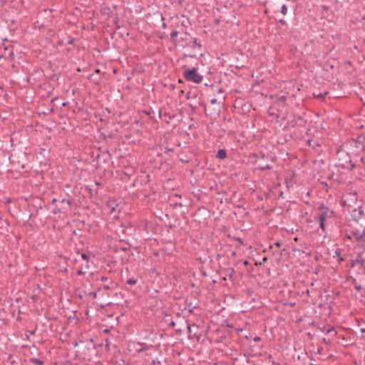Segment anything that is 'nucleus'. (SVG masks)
Wrapping results in <instances>:
<instances>
[{"mask_svg": "<svg viewBox=\"0 0 365 365\" xmlns=\"http://www.w3.org/2000/svg\"><path fill=\"white\" fill-rule=\"evenodd\" d=\"M36 289L38 290V292L40 291V288L39 287H38Z\"/></svg>", "mask_w": 365, "mask_h": 365, "instance_id": "052dcab7", "label": "nucleus"}, {"mask_svg": "<svg viewBox=\"0 0 365 365\" xmlns=\"http://www.w3.org/2000/svg\"><path fill=\"white\" fill-rule=\"evenodd\" d=\"M231 272H232V274L235 272L233 269H231Z\"/></svg>", "mask_w": 365, "mask_h": 365, "instance_id": "5fc2aeb1", "label": "nucleus"}, {"mask_svg": "<svg viewBox=\"0 0 365 365\" xmlns=\"http://www.w3.org/2000/svg\"><path fill=\"white\" fill-rule=\"evenodd\" d=\"M2 57H3V56H1H1H0V59H1Z\"/></svg>", "mask_w": 365, "mask_h": 365, "instance_id": "e2e57ef3", "label": "nucleus"}, {"mask_svg": "<svg viewBox=\"0 0 365 365\" xmlns=\"http://www.w3.org/2000/svg\"><path fill=\"white\" fill-rule=\"evenodd\" d=\"M271 168H272V166H270L268 164H267L265 165H263L262 167H259V169L262 170H270Z\"/></svg>", "mask_w": 365, "mask_h": 365, "instance_id": "b1692460", "label": "nucleus"}, {"mask_svg": "<svg viewBox=\"0 0 365 365\" xmlns=\"http://www.w3.org/2000/svg\"><path fill=\"white\" fill-rule=\"evenodd\" d=\"M30 299L31 300V302H32L33 303H35V302H36L38 301V296H37V294H34L33 295H31V296L30 297Z\"/></svg>", "mask_w": 365, "mask_h": 365, "instance_id": "aec40b11", "label": "nucleus"}, {"mask_svg": "<svg viewBox=\"0 0 365 365\" xmlns=\"http://www.w3.org/2000/svg\"><path fill=\"white\" fill-rule=\"evenodd\" d=\"M9 54H10V56H13V54H14L13 51H11Z\"/></svg>", "mask_w": 365, "mask_h": 365, "instance_id": "603ef678", "label": "nucleus"}, {"mask_svg": "<svg viewBox=\"0 0 365 365\" xmlns=\"http://www.w3.org/2000/svg\"><path fill=\"white\" fill-rule=\"evenodd\" d=\"M210 103H211L212 104H215V103H217V99H216V98H212V99H211V100H210Z\"/></svg>", "mask_w": 365, "mask_h": 365, "instance_id": "7c9ffc66", "label": "nucleus"}, {"mask_svg": "<svg viewBox=\"0 0 365 365\" xmlns=\"http://www.w3.org/2000/svg\"><path fill=\"white\" fill-rule=\"evenodd\" d=\"M227 156V150L225 149H220L215 155V158L219 160H224Z\"/></svg>", "mask_w": 365, "mask_h": 365, "instance_id": "9b49d317", "label": "nucleus"}, {"mask_svg": "<svg viewBox=\"0 0 365 365\" xmlns=\"http://www.w3.org/2000/svg\"><path fill=\"white\" fill-rule=\"evenodd\" d=\"M109 331H110V330H109L108 329H104L103 330V333H108V332H109Z\"/></svg>", "mask_w": 365, "mask_h": 365, "instance_id": "e433bc0d", "label": "nucleus"}, {"mask_svg": "<svg viewBox=\"0 0 365 365\" xmlns=\"http://www.w3.org/2000/svg\"><path fill=\"white\" fill-rule=\"evenodd\" d=\"M327 94H328V91H325L324 93H319L318 95L314 94V96L315 98H317L318 99H321V98H324Z\"/></svg>", "mask_w": 365, "mask_h": 365, "instance_id": "6ab92c4d", "label": "nucleus"}, {"mask_svg": "<svg viewBox=\"0 0 365 365\" xmlns=\"http://www.w3.org/2000/svg\"><path fill=\"white\" fill-rule=\"evenodd\" d=\"M126 283L129 285H134L137 283V280L135 279H128L127 281H126Z\"/></svg>", "mask_w": 365, "mask_h": 365, "instance_id": "412c9836", "label": "nucleus"}, {"mask_svg": "<svg viewBox=\"0 0 365 365\" xmlns=\"http://www.w3.org/2000/svg\"><path fill=\"white\" fill-rule=\"evenodd\" d=\"M36 329H37V327L34 330H32V331L26 330V337L29 339V334H29L31 335H34L35 333H36Z\"/></svg>", "mask_w": 365, "mask_h": 365, "instance_id": "4be33fe9", "label": "nucleus"}, {"mask_svg": "<svg viewBox=\"0 0 365 365\" xmlns=\"http://www.w3.org/2000/svg\"><path fill=\"white\" fill-rule=\"evenodd\" d=\"M318 210L319 212L315 217L316 220L325 221L327 219L331 218L334 216V211L323 204L319 206Z\"/></svg>", "mask_w": 365, "mask_h": 365, "instance_id": "7ed1b4c3", "label": "nucleus"}, {"mask_svg": "<svg viewBox=\"0 0 365 365\" xmlns=\"http://www.w3.org/2000/svg\"><path fill=\"white\" fill-rule=\"evenodd\" d=\"M287 124L292 128L297 127V115H294L293 118L290 120H288Z\"/></svg>", "mask_w": 365, "mask_h": 365, "instance_id": "ddd939ff", "label": "nucleus"}, {"mask_svg": "<svg viewBox=\"0 0 365 365\" xmlns=\"http://www.w3.org/2000/svg\"><path fill=\"white\" fill-rule=\"evenodd\" d=\"M77 273H78V274H82V272H81V270H78V271H77Z\"/></svg>", "mask_w": 365, "mask_h": 365, "instance_id": "a18cd8bd", "label": "nucleus"}, {"mask_svg": "<svg viewBox=\"0 0 365 365\" xmlns=\"http://www.w3.org/2000/svg\"><path fill=\"white\" fill-rule=\"evenodd\" d=\"M352 235L356 242L365 244V230L361 232L358 230L352 232Z\"/></svg>", "mask_w": 365, "mask_h": 365, "instance_id": "0eeeda50", "label": "nucleus"}, {"mask_svg": "<svg viewBox=\"0 0 365 365\" xmlns=\"http://www.w3.org/2000/svg\"><path fill=\"white\" fill-rule=\"evenodd\" d=\"M281 12L285 15L287 12V7L285 4L282 5V8H281Z\"/></svg>", "mask_w": 365, "mask_h": 365, "instance_id": "5701e85b", "label": "nucleus"}, {"mask_svg": "<svg viewBox=\"0 0 365 365\" xmlns=\"http://www.w3.org/2000/svg\"><path fill=\"white\" fill-rule=\"evenodd\" d=\"M279 22L281 24H282V25H284V24H286V21H285L284 20H283V19H280V20L279 21Z\"/></svg>", "mask_w": 365, "mask_h": 365, "instance_id": "f704fd0d", "label": "nucleus"}, {"mask_svg": "<svg viewBox=\"0 0 365 365\" xmlns=\"http://www.w3.org/2000/svg\"><path fill=\"white\" fill-rule=\"evenodd\" d=\"M105 210L109 214L119 212L120 210V209L119 207V205L117 202V200L115 199H111V198H109V200L107 201Z\"/></svg>", "mask_w": 365, "mask_h": 365, "instance_id": "20e7f679", "label": "nucleus"}, {"mask_svg": "<svg viewBox=\"0 0 365 365\" xmlns=\"http://www.w3.org/2000/svg\"><path fill=\"white\" fill-rule=\"evenodd\" d=\"M286 100H287V96H282L279 98V101H281L282 103H285L286 102Z\"/></svg>", "mask_w": 365, "mask_h": 365, "instance_id": "a878e982", "label": "nucleus"}, {"mask_svg": "<svg viewBox=\"0 0 365 365\" xmlns=\"http://www.w3.org/2000/svg\"><path fill=\"white\" fill-rule=\"evenodd\" d=\"M354 164H351V167L349 168V170H352L354 168Z\"/></svg>", "mask_w": 365, "mask_h": 365, "instance_id": "79ce46f5", "label": "nucleus"}, {"mask_svg": "<svg viewBox=\"0 0 365 365\" xmlns=\"http://www.w3.org/2000/svg\"><path fill=\"white\" fill-rule=\"evenodd\" d=\"M96 185H101V183H100V182H96Z\"/></svg>", "mask_w": 365, "mask_h": 365, "instance_id": "09e8293b", "label": "nucleus"}, {"mask_svg": "<svg viewBox=\"0 0 365 365\" xmlns=\"http://www.w3.org/2000/svg\"><path fill=\"white\" fill-rule=\"evenodd\" d=\"M75 317H76V318H77V317H76V316H74V317H72L71 316H70L69 319H73Z\"/></svg>", "mask_w": 365, "mask_h": 365, "instance_id": "c03bdc74", "label": "nucleus"}, {"mask_svg": "<svg viewBox=\"0 0 365 365\" xmlns=\"http://www.w3.org/2000/svg\"><path fill=\"white\" fill-rule=\"evenodd\" d=\"M254 340H255V341H259V340H260V338H259V336H256V337H255Z\"/></svg>", "mask_w": 365, "mask_h": 365, "instance_id": "4c0bfd02", "label": "nucleus"}, {"mask_svg": "<svg viewBox=\"0 0 365 365\" xmlns=\"http://www.w3.org/2000/svg\"><path fill=\"white\" fill-rule=\"evenodd\" d=\"M178 82H179V83H182V80L180 78V79L178 80Z\"/></svg>", "mask_w": 365, "mask_h": 365, "instance_id": "8fccbe9b", "label": "nucleus"}, {"mask_svg": "<svg viewBox=\"0 0 365 365\" xmlns=\"http://www.w3.org/2000/svg\"><path fill=\"white\" fill-rule=\"evenodd\" d=\"M66 103H67V102H65V103H63V106H66Z\"/></svg>", "mask_w": 365, "mask_h": 365, "instance_id": "4d7b16f0", "label": "nucleus"}, {"mask_svg": "<svg viewBox=\"0 0 365 365\" xmlns=\"http://www.w3.org/2000/svg\"><path fill=\"white\" fill-rule=\"evenodd\" d=\"M63 272H67V269H66V268H64V269H63Z\"/></svg>", "mask_w": 365, "mask_h": 365, "instance_id": "3c124183", "label": "nucleus"}, {"mask_svg": "<svg viewBox=\"0 0 365 365\" xmlns=\"http://www.w3.org/2000/svg\"><path fill=\"white\" fill-rule=\"evenodd\" d=\"M364 215H365L364 210L361 209V207L355 208L354 210H352L351 212L352 219L356 222H359V220H361Z\"/></svg>", "mask_w": 365, "mask_h": 365, "instance_id": "423d86ee", "label": "nucleus"}, {"mask_svg": "<svg viewBox=\"0 0 365 365\" xmlns=\"http://www.w3.org/2000/svg\"><path fill=\"white\" fill-rule=\"evenodd\" d=\"M354 287L356 290L360 291L362 289L361 285L355 283Z\"/></svg>", "mask_w": 365, "mask_h": 365, "instance_id": "bb28decb", "label": "nucleus"}, {"mask_svg": "<svg viewBox=\"0 0 365 365\" xmlns=\"http://www.w3.org/2000/svg\"><path fill=\"white\" fill-rule=\"evenodd\" d=\"M69 205H70V207H71L72 203H71V201H70V202H69Z\"/></svg>", "mask_w": 365, "mask_h": 365, "instance_id": "13d9d810", "label": "nucleus"}, {"mask_svg": "<svg viewBox=\"0 0 365 365\" xmlns=\"http://www.w3.org/2000/svg\"><path fill=\"white\" fill-rule=\"evenodd\" d=\"M29 362L36 365H42L43 364V361L42 360H40L36 358H31L29 359Z\"/></svg>", "mask_w": 365, "mask_h": 365, "instance_id": "4468645a", "label": "nucleus"}, {"mask_svg": "<svg viewBox=\"0 0 365 365\" xmlns=\"http://www.w3.org/2000/svg\"><path fill=\"white\" fill-rule=\"evenodd\" d=\"M89 259V256L86 251L83 249H79L76 247L70 254V261L73 264H76L78 262H85L86 265H87Z\"/></svg>", "mask_w": 365, "mask_h": 365, "instance_id": "f257e3e1", "label": "nucleus"}, {"mask_svg": "<svg viewBox=\"0 0 365 365\" xmlns=\"http://www.w3.org/2000/svg\"><path fill=\"white\" fill-rule=\"evenodd\" d=\"M310 130V128H307V133H308V131Z\"/></svg>", "mask_w": 365, "mask_h": 365, "instance_id": "680f3d73", "label": "nucleus"}, {"mask_svg": "<svg viewBox=\"0 0 365 365\" xmlns=\"http://www.w3.org/2000/svg\"><path fill=\"white\" fill-rule=\"evenodd\" d=\"M174 150L173 148H165V153H167V152H173Z\"/></svg>", "mask_w": 365, "mask_h": 365, "instance_id": "2f4dec72", "label": "nucleus"}, {"mask_svg": "<svg viewBox=\"0 0 365 365\" xmlns=\"http://www.w3.org/2000/svg\"><path fill=\"white\" fill-rule=\"evenodd\" d=\"M304 113L303 115H297V127H305L307 123V120L304 118Z\"/></svg>", "mask_w": 365, "mask_h": 365, "instance_id": "9d476101", "label": "nucleus"}, {"mask_svg": "<svg viewBox=\"0 0 365 365\" xmlns=\"http://www.w3.org/2000/svg\"><path fill=\"white\" fill-rule=\"evenodd\" d=\"M76 21H77L76 15V14L71 15L70 14V20H69L70 24H75L76 22Z\"/></svg>", "mask_w": 365, "mask_h": 365, "instance_id": "dca6fc26", "label": "nucleus"}, {"mask_svg": "<svg viewBox=\"0 0 365 365\" xmlns=\"http://www.w3.org/2000/svg\"><path fill=\"white\" fill-rule=\"evenodd\" d=\"M215 21L216 24H219L220 22V21L219 19H215Z\"/></svg>", "mask_w": 365, "mask_h": 365, "instance_id": "a19ab883", "label": "nucleus"}, {"mask_svg": "<svg viewBox=\"0 0 365 365\" xmlns=\"http://www.w3.org/2000/svg\"><path fill=\"white\" fill-rule=\"evenodd\" d=\"M74 41H75L74 39H70V41H69L70 45H73L74 44Z\"/></svg>", "mask_w": 365, "mask_h": 365, "instance_id": "c9c22d12", "label": "nucleus"}, {"mask_svg": "<svg viewBox=\"0 0 365 365\" xmlns=\"http://www.w3.org/2000/svg\"><path fill=\"white\" fill-rule=\"evenodd\" d=\"M274 245L276 247H280L282 246V243L281 242L278 241V242H274Z\"/></svg>", "mask_w": 365, "mask_h": 365, "instance_id": "c85d7f7f", "label": "nucleus"}, {"mask_svg": "<svg viewBox=\"0 0 365 365\" xmlns=\"http://www.w3.org/2000/svg\"><path fill=\"white\" fill-rule=\"evenodd\" d=\"M74 182V184H75V185L76 184V182ZM78 185V186H80V185H81V184H78V185Z\"/></svg>", "mask_w": 365, "mask_h": 365, "instance_id": "6e6d98bb", "label": "nucleus"}, {"mask_svg": "<svg viewBox=\"0 0 365 365\" xmlns=\"http://www.w3.org/2000/svg\"><path fill=\"white\" fill-rule=\"evenodd\" d=\"M194 43H195V44H196V45H197V46H200V47L201 46V45H200V44H198V43H197V39H195V41H194Z\"/></svg>", "mask_w": 365, "mask_h": 365, "instance_id": "58836bf2", "label": "nucleus"}, {"mask_svg": "<svg viewBox=\"0 0 365 365\" xmlns=\"http://www.w3.org/2000/svg\"><path fill=\"white\" fill-rule=\"evenodd\" d=\"M180 322V327L176 329V331L179 333H183L185 331H187L188 333L191 334L192 330V327L194 325H190L188 323V321H178Z\"/></svg>", "mask_w": 365, "mask_h": 365, "instance_id": "39448f33", "label": "nucleus"}, {"mask_svg": "<svg viewBox=\"0 0 365 365\" xmlns=\"http://www.w3.org/2000/svg\"><path fill=\"white\" fill-rule=\"evenodd\" d=\"M192 325H194V327H192V332H193V334H194V335H197V333L195 331V325L194 324H193Z\"/></svg>", "mask_w": 365, "mask_h": 365, "instance_id": "72a5a7b5", "label": "nucleus"}, {"mask_svg": "<svg viewBox=\"0 0 365 365\" xmlns=\"http://www.w3.org/2000/svg\"><path fill=\"white\" fill-rule=\"evenodd\" d=\"M73 192H74V194H76L77 192L80 193V190L78 189V185H75V187L73 188Z\"/></svg>", "mask_w": 365, "mask_h": 365, "instance_id": "cd10ccee", "label": "nucleus"}, {"mask_svg": "<svg viewBox=\"0 0 365 365\" xmlns=\"http://www.w3.org/2000/svg\"><path fill=\"white\" fill-rule=\"evenodd\" d=\"M324 331H326L327 334H329L331 332H334L333 327H329V328L324 327Z\"/></svg>", "mask_w": 365, "mask_h": 365, "instance_id": "393cba45", "label": "nucleus"}, {"mask_svg": "<svg viewBox=\"0 0 365 365\" xmlns=\"http://www.w3.org/2000/svg\"><path fill=\"white\" fill-rule=\"evenodd\" d=\"M319 224L320 229L324 232L325 231V221L323 220H317Z\"/></svg>", "mask_w": 365, "mask_h": 365, "instance_id": "a211bd4d", "label": "nucleus"}, {"mask_svg": "<svg viewBox=\"0 0 365 365\" xmlns=\"http://www.w3.org/2000/svg\"><path fill=\"white\" fill-rule=\"evenodd\" d=\"M83 106V101L81 99L73 100V105L70 103V108H72L73 112L75 113L76 110H81Z\"/></svg>", "mask_w": 365, "mask_h": 365, "instance_id": "1a4fd4ad", "label": "nucleus"}, {"mask_svg": "<svg viewBox=\"0 0 365 365\" xmlns=\"http://www.w3.org/2000/svg\"><path fill=\"white\" fill-rule=\"evenodd\" d=\"M339 254H340V252H339V251H338V250H336V255H339Z\"/></svg>", "mask_w": 365, "mask_h": 365, "instance_id": "49530a36", "label": "nucleus"}, {"mask_svg": "<svg viewBox=\"0 0 365 365\" xmlns=\"http://www.w3.org/2000/svg\"><path fill=\"white\" fill-rule=\"evenodd\" d=\"M141 345V344H140ZM152 346H148V345H146V344H142V347L140 348L139 349H138V352H142V351H146L148 349H150V347H151Z\"/></svg>", "mask_w": 365, "mask_h": 365, "instance_id": "2eb2a0df", "label": "nucleus"}, {"mask_svg": "<svg viewBox=\"0 0 365 365\" xmlns=\"http://www.w3.org/2000/svg\"><path fill=\"white\" fill-rule=\"evenodd\" d=\"M162 27H163V29H165V28L167 27L166 24H165V23H163V24H162Z\"/></svg>", "mask_w": 365, "mask_h": 365, "instance_id": "ea45409f", "label": "nucleus"}, {"mask_svg": "<svg viewBox=\"0 0 365 365\" xmlns=\"http://www.w3.org/2000/svg\"><path fill=\"white\" fill-rule=\"evenodd\" d=\"M178 31H173L170 34V37L174 43H175V38L178 36Z\"/></svg>", "mask_w": 365, "mask_h": 365, "instance_id": "f3484780", "label": "nucleus"}, {"mask_svg": "<svg viewBox=\"0 0 365 365\" xmlns=\"http://www.w3.org/2000/svg\"><path fill=\"white\" fill-rule=\"evenodd\" d=\"M191 312H192L191 309H189L188 312L190 313Z\"/></svg>", "mask_w": 365, "mask_h": 365, "instance_id": "bf43d9fd", "label": "nucleus"}, {"mask_svg": "<svg viewBox=\"0 0 365 365\" xmlns=\"http://www.w3.org/2000/svg\"><path fill=\"white\" fill-rule=\"evenodd\" d=\"M175 325H176V322L175 321H171L169 324L170 327H175Z\"/></svg>", "mask_w": 365, "mask_h": 365, "instance_id": "c756f323", "label": "nucleus"}, {"mask_svg": "<svg viewBox=\"0 0 365 365\" xmlns=\"http://www.w3.org/2000/svg\"><path fill=\"white\" fill-rule=\"evenodd\" d=\"M355 141V146L361 150H364V143H365V135H359L356 137V138L354 140Z\"/></svg>", "mask_w": 365, "mask_h": 365, "instance_id": "6e6552de", "label": "nucleus"}, {"mask_svg": "<svg viewBox=\"0 0 365 365\" xmlns=\"http://www.w3.org/2000/svg\"><path fill=\"white\" fill-rule=\"evenodd\" d=\"M164 115H165V116H166V117H168V118H169V119H171L172 118H173V117H174V115H173V116H171V115H169L168 113H166V112H165V113H164Z\"/></svg>", "mask_w": 365, "mask_h": 365, "instance_id": "473e14b6", "label": "nucleus"}, {"mask_svg": "<svg viewBox=\"0 0 365 365\" xmlns=\"http://www.w3.org/2000/svg\"><path fill=\"white\" fill-rule=\"evenodd\" d=\"M248 264V261H247V260H246V261L245 262V264Z\"/></svg>", "mask_w": 365, "mask_h": 365, "instance_id": "864d4df0", "label": "nucleus"}, {"mask_svg": "<svg viewBox=\"0 0 365 365\" xmlns=\"http://www.w3.org/2000/svg\"><path fill=\"white\" fill-rule=\"evenodd\" d=\"M218 91H219V93H222L223 92L222 88H220Z\"/></svg>", "mask_w": 365, "mask_h": 365, "instance_id": "de8ad7c7", "label": "nucleus"}, {"mask_svg": "<svg viewBox=\"0 0 365 365\" xmlns=\"http://www.w3.org/2000/svg\"><path fill=\"white\" fill-rule=\"evenodd\" d=\"M93 191L95 192V193H96V194H97V193H98V192H97V190H94L93 189H92V188H91V192H93Z\"/></svg>", "mask_w": 365, "mask_h": 365, "instance_id": "37998d69", "label": "nucleus"}, {"mask_svg": "<svg viewBox=\"0 0 365 365\" xmlns=\"http://www.w3.org/2000/svg\"><path fill=\"white\" fill-rule=\"evenodd\" d=\"M185 69L183 76L186 81L193 82L195 83H200L202 81L203 77L197 73V70L195 68L192 69H187L185 66H183Z\"/></svg>", "mask_w": 365, "mask_h": 365, "instance_id": "f03ea898", "label": "nucleus"}, {"mask_svg": "<svg viewBox=\"0 0 365 365\" xmlns=\"http://www.w3.org/2000/svg\"><path fill=\"white\" fill-rule=\"evenodd\" d=\"M66 117H60L59 118V121L58 123V128L59 130H66Z\"/></svg>", "mask_w": 365, "mask_h": 365, "instance_id": "f8f14e48", "label": "nucleus"}]
</instances>
